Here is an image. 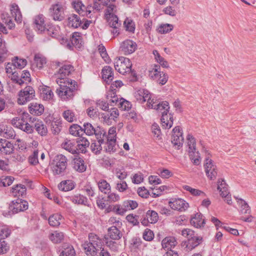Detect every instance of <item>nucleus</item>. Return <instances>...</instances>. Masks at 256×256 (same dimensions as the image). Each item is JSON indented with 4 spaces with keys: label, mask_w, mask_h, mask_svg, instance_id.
Masks as SVG:
<instances>
[{
    "label": "nucleus",
    "mask_w": 256,
    "mask_h": 256,
    "mask_svg": "<svg viewBox=\"0 0 256 256\" xmlns=\"http://www.w3.org/2000/svg\"><path fill=\"white\" fill-rule=\"evenodd\" d=\"M98 50L102 58L104 59L105 62L109 63L110 60L108 56L105 47L102 44H100L98 46Z\"/></svg>",
    "instance_id": "nucleus-54"
},
{
    "label": "nucleus",
    "mask_w": 256,
    "mask_h": 256,
    "mask_svg": "<svg viewBox=\"0 0 256 256\" xmlns=\"http://www.w3.org/2000/svg\"><path fill=\"white\" fill-rule=\"evenodd\" d=\"M123 204L124 208H126V211L134 210L138 206V203L136 201L132 200L124 201L123 202Z\"/></svg>",
    "instance_id": "nucleus-57"
},
{
    "label": "nucleus",
    "mask_w": 256,
    "mask_h": 256,
    "mask_svg": "<svg viewBox=\"0 0 256 256\" xmlns=\"http://www.w3.org/2000/svg\"><path fill=\"white\" fill-rule=\"evenodd\" d=\"M71 200L74 204H84V206H86L87 203L86 198L81 194L74 196L72 198Z\"/></svg>",
    "instance_id": "nucleus-50"
},
{
    "label": "nucleus",
    "mask_w": 256,
    "mask_h": 256,
    "mask_svg": "<svg viewBox=\"0 0 256 256\" xmlns=\"http://www.w3.org/2000/svg\"><path fill=\"white\" fill-rule=\"evenodd\" d=\"M62 248L60 256H76V251L71 244H64L62 245Z\"/></svg>",
    "instance_id": "nucleus-27"
},
{
    "label": "nucleus",
    "mask_w": 256,
    "mask_h": 256,
    "mask_svg": "<svg viewBox=\"0 0 256 256\" xmlns=\"http://www.w3.org/2000/svg\"><path fill=\"white\" fill-rule=\"evenodd\" d=\"M44 18L42 14H38L34 18V24L36 30L40 32H44L46 29Z\"/></svg>",
    "instance_id": "nucleus-21"
},
{
    "label": "nucleus",
    "mask_w": 256,
    "mask_h": 256,
    "mask_svg": "<svg viewBox=\"0 0 256 256\" xmlns=\"http://www.w3.org/2000/svg\"><path fill=\"white\" fill-rule=\"evenodd\" d=\"M238 202L240 206V211L242 214H250V208L248 203L242 198H238Z\"/></svg>",
    "instance_id": "nucleus-47"
},
{
    "label": "nucleus",
    "mask_w": 256,
    "mask_h": 256,
    "mask_svg": "<svg viewBox=\"0 0 256 256\" xmlns=\"http://www.w3.org/2000/svg\"><path fill=\"white\" fill-rule=\"evenodd\" d=\"M135 97L140 103L142 104L147 101V105L148 107L150 106V103L152 99L151 98V94L150 92L144 89L139 90L135 93Z\"/></svg>",
    "instance_id": "nucleus-15"
},
{
    "label": "nucleus",
    "mask_w": 256,
    "mask_h": 256,
    "mask_svg": "<svg viewBox=\"0 0 256 256\" xmlns=\"http://www.w3.org/2000/svg\"><path fill=\"white\" fill-rule=\"evenodd\" d=\"M104 142V139H100L97 142L94 141L92 142L90 145V149L92 152L95 154H98L100 153L102 150L101 144Z\"/></svg>",
    "instance_id": "nucleus-39"
},
{
    "label": "nucleus",
    "mask_w": 256,
    "mask_h": 256,
    "mask_svg": "<svg viewBox=\"0 0 256 256\" xmlns=\"http://www.w3.org/2000/svg\"><path fill=\"white\" fill-rule=\"evenodd\" d=\"M190 224L194 227L198 228L204 226V220L202 218V215L200 213H196L194 216L190 220Z\"/></svg>",
    "instance_id": "nucleus-26"
},
{
    "label": "nucleus",
    "mask_w": 256,
    "mask_h": 256,
    "mask_svg": "<svg viewBox=\"0 0 256 256\" xmlns=\"http://www.w3.org/2000/svg\"><path fill=\"white\" fill-rule=\"evenodd\" d=\"M64 237V234L58 231H55L52 233L49 236L50 240L56 244L60 242L63 240Z\"/></svg>",
    "instance_id": "nucleus-43"
},
{
    "label": "nucleus",
    "mask_w": 256,
    "mask_h": 256,
    "mask_svg": "<svg viewBox=\"0 0 256 256\" xmlns=\"http://www.w3.org/2000/svg\"><path fill=\"white\" fill-rule=\"evenodd\" d=\"M14 178L12 176H2L0 178V182L4 186H10L13 182Z\"/></svg>",
    "instance_id": "nucleus-60"
},
{
    "label": "nucleus",
    "mask_w": 256,
    "mask_h": 256,
    "mask_svg": "<svg viewBox=\"0 0 256 256\" xmlns=\"http://www.w3.org/2000/svg\"><path fill=\"white\" fill-rule=\"evenodd\" d=\"M204 171L208 178L210 180L216 178L218 174V168L214 162L209 156L206 157L204 164Z\"/></svg>",
    "instance_id": "nucleus-7"
},
{
    "label": "nucleus",
    "mask_w": 256,
    "mask_h": 256,
    "mask_svg": "<svg viewBox=\"0 0 256 256\" xmlns=\"http://www.w3.org/2000/svg\"><path fill=\"white\" fill-rule=\"evenodd\" d=\"M190 158L194 164L198 166L200 162V156L198 151L188 150Z\"/></svg>",
    "instance_id": "nucleus-45"
},
{
    "label": "nucleus",
    "mask_w": 256,
    "mask_h": 256,
    "mask_svg": "<svg viewBox=\"0 0 256 256\" xmlns=\"http://www.w3.org/2000/svg\"><path fill=\"white\" fill-rule=\"evenodd\" d=\"M120 227L110 226L108 230V236L112 240H118L122 236L118 229Z\"/></svg>",
    "instance_id": "nucleus-24"
},
{
    "label": "nucleus",
    "mask_w": 256,
    "mask_h": 256,
    "mask_svg": "<svg viewBox=\"0 0 256 256\" xmlns=\"http://www.w3.org/2000/svg\"><path fill=\"white\" fill-rule=\"evenodd\" d=\"M34 96L35 92L33 88L27 86L19 92L18 102L20 104H24L32 100Z\"/></svg>",
    "instance_id": "nucleus-8"
},
{
    "label": "nucleus",
    "mask_w": 256,
    "mask_h": 256,
    "mask_svg": "<svg viewBox=\"0 0 256 256\" xmlns=\"http://www.w3.org/2000/svg\"><path fill=\"white\" fill-rule=\"evenodd\" d=\"M118 106L123 110H128L131 108L130 102L124 98L120 99V102L118 104Z\"/></svg>",
    "instance_id": "nucleus-59"
},
{
    "label": "nucleus",
    "mask_w": 256,
    "mask_h": 256,
    "mask_svg": "<svg viewBox=\"0 0 256 256\" xmlns=\"http://www.w3.org/2000/svg\"><path fill=\"white\" fill-rule=\"evenodd\" d=\"M29 111L32 114L40 116L44 112V106L42 104L37 102H32L28 106Z\"/></svg>",
    "instance_id": "nucleus-20"
},
{
    "label": "nucleus",
    "mask_w": 256,
    "mask_h": 256,
    "mask_svg": "<svg viewBox=\"0 0 256 256\" xmlns=\"http://www.w3.org/2000/svg\"><path fill=\"white\" fill-rule=\"evenodd\" d=\"M10 12L15 20L18 23H20L22 21V16L18 5L14 4H12Z\"/></svg>",
    "instance_id": "nucleus-32"
},
{
    "label": "nucleus",
    "mask_w": 256,
    "mask_h": 256,
    "mask_svg": "<svg viewBox=\"0 0 256 256\" xmlns=\"http://www.w3.org/2000/svg\"><path fill=\"white\" fill-rule=\"evenodd\" d=\"M74 168L76 171L82 172L86 170V166L82 158H76L74 159Z\"/></svg>",
    "instance_id": "nucleus-29"
},
{
    "label": "nucleus",
    "mask_w": 256,
    "mask_h": 256,
    "mask_svg": "<svg viewBox=\"0 0 256 256\" xmlns=\"http://www.w3.org/2000/svg\"><path fill=\"white\" fill-rule=\"evenodd\" d=\"M38 150H35L32 154L28 158V162L31 164L36 165L38 162Z\"/></svg>",
    "instance_id": "nucleus-62"
},
{
    "label": "nucleus",
    "mask_w": 256,
    "mask_h": 256,
    "mask_svg": "<svg viewBox=\"0 0 256 256\" xmlns=\"http://www.w3.org/2000/svg\"><path fill=\"white\" fill-rule=\"evenodd\" d=\"M82 24V20L76 14H72L68 18V24L70 26L77 28Z\"/></svg>",
    "instance_id": "nucleus-33"
},
{
    "label": "nucleus",
    "mask_w": 256,
    "mask_h": 256,
    "mask_svg": "<svg viewBox=\"0 0 256 256\" xmlns=\"http://www.w3.org/2000/svg\"><path fill=\"white\" fill-rule=\"evenodd\" d=\"M12 144L6 139L0 138V153L4 154H9L14 150Z\"/></svg>",
    "instance_id": "nucleus-18"
},
{
    "label": "nucleus",
    "mask_w": 256,
    "mask_h": 256,
    "mask_svg": "<svg viewBox=\"0 0 256 256\" xmlns=\"http://www.w3.org/2000/svg\"><path fill=\"white\" fill-rule=\"evenodd\" d=\"M178 244L176 239L174 237L170 236L165 238L162 242V246L163 248L167 250H171Z\"/></svg>",
    "instance_id": "nucleus-23"
},
{
    "label": "nucleus",
    "mask_w": 256,
    "mask_h": 256,
    "mask_svg": "<svg viewBox=\"0 0 256 256\" xmlns=\"http://www.w3.org/2000/svg\"><path fill=\"white\" fill-rule=\"evenodd\" d=\"M56 64L58 66L62 65L56 74L58 79V80L64 81V80H68V78H66V77L72 74L74 72V67L70 64L62 65V63L58 62H56Z\"/></svg>",
    "instance_id": "nucleus-9"
},
{
    "label": "nucleus",
    "mask_w": 256,
    "mask_h": 256,
    "mask_svg": "<svg viewBox=\"0 0 256 256\" xmlns=\"http://www.w3.org/2000/svg\"><path fill=\"white\" fill-rule=\"evenodd\" d=\"M67 164L66 158L62 154H58L50 164V168L54 175L64 176L66 173Z\"/></svg>",
    "instance_id": "nucleus-4"
},
{
    "label": "nucleus",
    "mask_w": 256,
    "mask_h": 256,
    "mask_svg": "<svg viewBox=\"0 0 256 256\" xmlns=\"http://www.w3.org/2000/svg\"><path fill=\"white\" fill-rule=\"evenodd\" d=\"M40 90V96L44 100H50L52 98L54 94L50 87L43 86Z\"/></svg>",
    "instance_id": "nucleus-30"
},
{
    "label": "nucleus",
    "mask_w": 256,
    "mask_h": 256,
    "mask_svg": "<svg viewBox=\"0 0 256 256\" xmlns=\"http://www.w3.org/2000/svg\"><path fill=\"white\" fill-rule=\"evenodd\" d=\"M32 120L30 115L24 112L18 117H16L12 120V124L15 127L23 130L27 134H32L34 132L33 126L28 122L34 121Z\"/></svg>",
    "instance_id": "nucleus-3"
},
{
    "label": "nucleus",
    "mask_w": 256,
    "mask_h": 256,
    "mask_svg": "<svg viewBox=\"0 0 256 256\" xmlns=\"http://www.w3.org/2000/svg\"><path fill=\"white\" fill-rule=\"evenodd\" d=\"M162 126L165 129L170 128L173 124V118L171 114H168L167 113L162 114L160 119Z\"/></svg>",
    "instance_id": "nucleus-25"
},
{
    "label": "nucleus",
    "mask_w": 256,
    "mask_h": 256,
    "mask_svg": "<svg viewBox=\"0 0 256 256\" xmlns=\"http://www.w3.org/2000/svg\"><path fill=\"white\" fill-rule=\"evenodd\" d=\"M104 240L107 246L110 248L113 251H116L118 250V246L117 242L109 239L108 237L104 236Z\"/></svg>",
    "instance_id": "nucleus-55"
},
{
    "label": "nucleus",
    "mask_w": 256,
    "mask_h": 256,
    "mask_svg": "<svg viewBox=\"0 0 256 256\" xmlns=\"http://www.w3.org/2000/svg\"><path fill=\"white\" fill-rule=\"evenodd\" d=\"M26 188L22 184H16L12 188V193L15 196H22L26 194Z\"/></svg>",
    "instance_id": "nucleus-36"
},
{
    "label": "nucleus",
    "mask_w": 256,
    "mask_h": 256,
    "mask_svg": "<svg viewBox=\"0 0 256 256\" xmlns=\"http://www.w3.org/2000/svg\"><path fill=\"white\" fill-rule=\"evenodd\" d=\"M174 28V26L171 24H160L157 28V31L161 34H165L170 32Z\"/></svg>",
    "instance_id": "nucleus-42"
},
{
    "label": "nucleus",
    "mask_w": 256,
    "mask_h": 256,
    "mask_svg": "<svg viewBox=\"0 0 256 256\" xmlns=\"http://www.w3.org/2000/svg\"><path fill=\"white\" fill-rule=\"evenodd\" d=\"M106 18L110 26L112 28H118L120 25L118 22V18L116 15L108 16Z\"/></svg>",
    "instance_id": "nucleus-48"
},
{
    "label": "nucleus",
    "mask_w": 256,
    "mask_h": 256,
    "mask_svg": "<svg viewBox=\"0 0 256 256\" xmlns=\"http://www.w3.org/2000/svg\"><path fill=\"white\" fill-rule=\"evenodd\" d=\"M62 148L72 154H77V149L75 144L70 140H66L62 144Z\"/></svg>",
    "instance_id": "nucleus-35"
},
{
    "label": "nucleus",
    "mask_w": 256,
    "mask_h": 256,
    "mask_svg": "<svg viewBox=\"0 0 256 256\" xmlns=\"http://www.w3.org/2000/svg\"><path fill=\"white\" fill-rule=\"evenodd\" d=\"M28 208V202L20 198L12 201L9 206V209L12 212L13 214L24 211Z\"/></svg>",
    "instance_id": "nucleus-13"
},
{
    "label": "nucleus",
    "mask_w": 256,
    "mask_h": 256,
    "mask_svg": "<svg viewBox=\"0 0 256 256\" xmlns=\"http://www.w3.org/2000/svg\"><path fill=\"white\" fill-rule=\"evenodd\" d=\"M172 143L176 149L179 150L182 146L184 140L182 130L179 126H177L172 130Z\"/></svg>",
    "instance_id": "nucleus-11"
},
{
    "label": "nucleus",
    "mask_w": 256,
    "mask_h": 256,
    "mask_svg": "<svg viewBox=\"0 0 256 256\" xmlns=\"http://www.w3.org/2000/svg\"><path fill=\"white\" fill-rule=\"evenodd\" d=\"M150 108H154L157 111L160 112L162 114L167 113L168 112L170 106L168 103L166 102H159L157 100H154V98L152 100V102L150 104Z\"/></svg>",
    "instance_id": "nucleus-17"
},
{
    "label": "nucleus",
    "mask_w": 256,
    "mask_h": 256,
    "mask_svg": "<svg viewBox=\"0 0 256 256\" xmlns=\"http://www.w3.org/2000/svg\"><path fill=\"white\" fill-rule=\"evenodd\" d=\"M74 187V184L70 180L62 181L58 185L60 190L67 192L72 190Z\"/></svg>",
    "instance_id": "nucleus-40"
},
{
    "label": "nucleus",
    "mask_w": 256,
    "mask_h": 256,
    "mask_svg": "<svg viewBox=\"0 0 256 256\" xmlns=\"http://www.w3.org/2000/svg\"><path fill=\"white\" fill-rule=\"evenodd\" d=\"M78 143L76 148L77 149V154L81 152L84 154L86 152V148L90 145V142L88 140L84 137H80L78 138L76 141Z\"/></svg>",
    "instance_id": "nucleus-19"
},
{
    "label": "nucleus",
    "mask_w": 256,
    "mask_h": 256,
    "mask_svg": "<svg viewBox=\"0 0 256 256\" xmlns=\"http://www.w3.org/2000/svg\"><path fill=\"white\" fill-rule=\"evenodd\" d=\"M34 126L36 132L42 136H46L48 132V130L46 126L43 124L42 121L38 120H36Z\"/></svg>",
    "instance_id": "nucleus-34"
},
{
    "label": "nucleus",
    "mask_w": 256,
    "mask_h": 256,
    "mask_svg": "<svg viewBox=\"0 0 256 256\" xmlns=\"http://www.w3.org/2000/svg\"><path fill=\"white\" fill-rule=\"evenodd\" d=\"M187 144L188 146V150H196V140L194 138L191 134H188L186 138Z\"/></svg>",
    "instance_id": "nucleus-58"
},
{
    "label": "nucleus",
    "mask_w": 256,
    "mask_h": 256,
    "mask_svg": "<svg viewBox=\"0 0 256 256\" xmlns=\"http://www.w3.org/2000/svg\"><path fill=\"white\" fill-rule=\"evenodd\" d=\"M56 83L59 84L60 88L57 89L56 92L62 99L66 100L72 98L76 86V81L68 79L64 81L56 80Z\"/></svg>",
    "instance_id": "nucleus-2"
},
{
    "label": "nucleus",
    "mask_w": 256,
    "mask_h": 256,
    "mask_svg": "<svg viewBox=\"0 0 256 256\" xmlns=\"http://www.w3.org/2000/svg\"><path fill=\"white\" fill-rule=\"evenodd\" d=\"M137 44L130 40H126L122 42L120 46V50L124 54H130L134 52L137 49Z\"/></svg>",
    "instance_id": "nucleus-14"
},
{
    "label": "nucleus",
    "mask_w": 256,
    "mask_h": 256,
    "mask_svg": "<svg viewBox=\"0 0 256 256\" xmlns=\"http://www.w3.org/2000/svg\"><path fill=\"white\" fill-rule=\"evenodd\" d=\"M202 240V238H201L194 235L193 238L190 239L188 240V244H190L192 248H194L200 243Z\"/></svg>",
    "instance_id": "nucleus-63"
},
{
    "label": "nucleus",
    "mask_w": 256,
    "mask_h": 256,
    "mask_svg": "<svg viewBox=\"0 0 256 256\" xmlns=\"http://www.w3.org/2000/svg\"><path fill=\"white\" fill-rule=\"evenodd\" d=\"M62 218V216L59 214H55L51 215L48 219V224L53 227H56L60 224V220Z\"/></svg>",
    "instance_id": "nucleus-37"
},
{
    "label": "nucleus",
    "mask_w": 256,
    "mask_h": 256,
    "mask_svg": "<svg viewBox=\"0 0 256 256\" xmlns=\"http://www.w3.org/2000/svg\"><path fill=\"white\" fill-rule=\"evenodd\" d=\"M15 68L18 69H22L24 68L27 62L25 59L19 58L18 57H16L14 60H12Z\"/></svg>",
    "instance_id": "nucleus-53"
},
{
    "label": "nucleus",
    "mask_w": 256,
    "mask_h": 256,
    "mask_svg": "<svg viewBox=\"0 0 256 256\" xmlns=\"http://www.w3.org/2000/svg\"><path fill=\"white\" fill-rule=\"evenodd\" d=\"M74 8L76 10V11H77L80 14H82V12H84L86 10L87 16H88V15L90 14L92 10H90V8L88 6L86 8L81 2L78 1V2H74L73 3ZM89 18H90L91 16H88Z\"/></svg>",
    "instance_id": "nucleus-28"
},
{
    "label": "nucleus",
    "mask_w": 256,
    "mask_h": 256,
    "mask_svg": "<svg viewBox=\"0 0 256 256\" xmlns=\"http://www.w3.org/2000/svg\"><path fill=\"white\" fill-rule=\"evenodd\" d=\"M46 61L44 57L40 54H36L34 56V61L32 64V68H37L41 69L46 64Z\"/></svg>",
    "instance_id": "nucleus-22"
},
{
    "label": "nucleus",
    "mask_w": 256,
    "mask_h": 256,
    "mask_svg": "<svg viewBox=\"0 0 256 256\" xmlns=\"http://www.w3.org/2000/svg\"><path fill=\"white\" fill-rule=\"evenodd\" d=\"M170 206L174 210L185 211L188 207V204L182 198L172 199L169 202Z\"/></svg>",
    "instance_id": "nucleus-16"
},
{
    "label": "nucleus",
    "mask_w": 256,
    "mask_h": 256,
    "mask_svg": "<svg viewBox=\"0 0 256 256\" xmlns=\"http://www.w3.org/2000/svg\"><path fill=\"white\" fill-rule=\"evenodd\" d=\"M102 78L108 82L114 78L112 69L110 66H106L102 70Z\"/></svg>",
    "instance_id": "nucleus-31"
},
{
    "label": "nucleus",
    "mask_w": 256,
    "mask_h": 256,
    "mask_svg": "<svg viewBox=\"0 0 256 256\" xmlns=\"http://www.w3.org/2000/svg\"><path fill=\"white\" fill-rule=\"evenodd\" d=\"M70 134L75 136L82 137L83 135L82 128L78 124H74L69 128Z\"/></svg>",
    "instance_id": "nucleus-38"
},
{
    "label": "nucleus",
    "mask_w": 256,
    "mask_h": 256,
    "mask_svg": "<svg viewBox=\"0 0 256 256\" xmlns=\"http://www.w3.org/2000/svg\"><path fill=\"white\" fill-rule=\"evenodd\" d=\"M70 40L72 45L78 48L80 47L82 40L79 32H74L70 38Z\"/></svg>",
    "instance_id": "nucleus-44"
},
{
    "label": "nucleus",
    "mask_w": 256,
    "mask_h": 256,
    "mask_svg": "<svg viewBox=\"0 0 256 256\" xmlns=\"http://www.w3.org/2000/svg\"><path fill=\"white\" fill-rule=\"evenodd\" d=\"M119 116L118 110L116 108H112L110 110H106L100 114L101 120L108 125L112 124V121H116Z\"/></svg>",
    "instance_id": "nucleus-10"
},
{
    "label": "nucleus",
    "mask_w": 256,
    "mask_h": 256,
    "mask_svg": "<svg viewBox=\"0 0 256 256\" xmlns=\"http://www.w3.org/2000/svg\"><path fill=\"white\" fill-rule=\"evenodd\" d=\"M132 64L130 60L121 56L115 59L114 66L116 70L122 74H125L131 71Z\"/></svg>",
    "instance_id": "nucleus-5"
},
{
    "label": "nucleus",
    "mask_w": 256,
    "mask_h": 256,
    "mask_svg": "<svg viewBox=\"0 0 256 256\" xmlns=\"http://www.w3.org/2000/svg\"><path fill=\"white\" fill-rule=\"evenodd\" d=\"M62 116L67 122H72L76 120L74 112L70 110H67L62 112Z\"/></svg>",
    "instance_id": "nucleus-49"
},
{
    "label": "nucleus",
    "mask_w": 256,
    "mask_h": 256,
    "mask_svg": "<svg viewBox=\"0 0 256 256\" xmlns=\"http://www.w3.org/2000/svg\"><path fill=\"white\" fill-rule=\"evenodd\" d=\"M83 133L88 136H92L96 132L95 128L90 123H84V124Z\"/></svg>",
    "instance_id": "nucleus-52"
},
{
    "label": "nucleus",
    "mask_w": 256,
    "mask_h": 256,
    "mask_svg": "<svg viewBox=\"0 0 256 256\" xmlns=\"http://www.w3.org/2000/svg\"><path fill=\"white\" fill-rule=\"evenodd\" d=\"M160 66L155 64L151 70H149L150 77L160 85H164L168 82V76L167 74L160 72Z\"/></svg>",
    "instance_id": "nucleus-6"
},
{
    "label": "nucleus",
    "mask_w": 256,
    "mask_h": 256,
    "mask_svg": "<svg viewBox=\"0 0 256 256\" xmlns=\"http://www.w3.org/2000/svg\"><path fill=\"white\" fill-rule=\"evenodd\" d=\"M95 130L96 132L94 133V134H95L97 140H100V139H104V137L106 134L104 130L98 126L96 128H95Z\"/></svg>",
    "instance_id": "nucleus-64"
},
{
    "label": "nucleus",
    "mask_w": 256,
    "mask_h": 256,
    "mask_svg": "<svg viewBox=\"0 0 256 256\" xmlns=\"http://www.w3.org/2000/svg\"><path fill=\"white\" fill-rule=\"evenodd\" d=\"M49 10L54 20L61 21L64 19V8L61 4L58 3L52 4Z\"/></svg>",
    "instance_id": "nucleus-12"
},
{
    "label": "nucleus",
    "mask_w": 256,
    "mask_h": 256,
    "mask_svg": "<svg viewBox=\"0 0 256 256\" xmlns=\"http://www.w3.org/2000/svg\"><path fill=\"white\" fill-rule=\"evenodd\" d=\"M146 216L150 220V223L154 224L158 222V213L152 210H149L147 212Z\"/></svg>",
    "instance_id": "nucleus-51"
},
{
    "label": "nucleus",
    "mask_w": 256,
    "mask_h": 256,
    "mask_svg": "<svg viewBox=\"0 0 256 256\" xmlns=\"http://www.w3.org/2000/svg\"><path fill=\"white\" fill-rule=\"evenodd\" d=\"M89 241L85 242L82 246L88 256H98V254L101 250L104 242L97 235L90 234L88 236Z\"/></svg>",
    "instance_id": "nucleus-1"
},
{
    "label": "nucleus",
    "mask_w": 256,
    "mask_h": 256,
    "mask_svg": "<svg viewBox=\"0 0 256 256\" xmlns=\"http://www.w3.org/2000/svg\"><path fill=\"white\" fill-rule=\"evenodd\" d=\"M99 190L104 194H109L110 192V184L104 180H100L98 183Z\"/></svg>",
    "instance_id": "nucleus-41"
},
{
    "label": "nucleus",
    "mask_w": 256,
    "mask_h": 256,
    "mask_svg": "<svg viewBox=\"0 0 256 256\" xmlns=\"http://www.w3.org/2000/svg\"><path fill=\"white\" fill-rule=\"evenodd\" d=\"M124 24L126 30L130 32H134L135 27H134V22H132V20H129L128 18H126L124 20Z\"/></svg>",
    "instance_id": "nucleus-61"
},
{
    "label": "nucleus",
    "mask_w": 256,
    "mask_h": 256,
    "mask_svg": "<svg viewBox=\"0 0 256 256\" xmlns=\"http://www.w3.org/2000/svg\"><path fill=\"white\" fill-rule=\"evenodd\" d=\"M1 19L3 22L6 24L9 29H12L14 28L15 24L12 20V18L7 13H3L1 15Z\"/></svg>",
    "instance_id": "nucleus-46"
},
{
    "label": "nucleus",
    "mask_w": 256,
    "mask_h": 256,
    "mask_svg": "<svg viewBox=\"0 0 256 256\" xmlns=\"http://www.w3.org/2000/svg\"><path fill=\"white\" fill-rule=\"evenodd\" d=\"M183 188L184 190L189 192L192 195L194 196H198L201 195L205 196L206 195L204 192L198 189L193 188L189 186H183Z\"/></svg>",
    "instance_id": "nucleus-56"
}]
</instances>
